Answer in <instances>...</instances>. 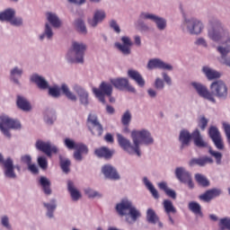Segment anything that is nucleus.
I'll list each match as a JSON object with an SVG mask.
<instances>
[{
    "instance_id": "nucleus-1",
    "label": "nucleus",
    "mask_w": 230,
    "mask_h": 230,
    "mask_svg": "<svg viewBox=\"0 0 230 230\" xmlns=\"http://www.w3.org/2000/svg\"><path fill=\"white\" fill-rule=\"evenodd\" d=\"M131 137L133 139L134 146L130 143V140L125 138L121 134H117V141L121 148L128 154H137L138 157L141 156V150L139 145H152L154 138L150 135V132L146 129L133 130L131 132Z\"/></svg>"
},
{
    "instance_id": "nucleus-2",
    "label": "nucleus",
    "mask_w": 230,
    "mask_h": 230,
    "mask_svg": "<svg viewBox=\"0 0 230 230\" xmlns=\"http://www.w3.org/2000/svg\"><path fill=\"white\" fill-rule=\"evenodd\" d=\"M192 86L196 89L198 94L201 96V98L208 100V102H211L212 103H217L215 96L216 98H219V100H226V98H227V94H229L227 84L223 80L214 81L210 84L211 92H209L208 87L204 84L199 83H192Z\"/></svg>"
},
{
    "instance_id": "nucleus-3",
    "label": "nucleus",
    "mask_w": 230,
    "mask_h": 230,
    "mask_svg": "<svg viewBox=\"0 0 230 230\" xmlns=\"http://www.w3.org/2000/svg\"><path fill=\"white\" fill-rule=\"evenodd\" d=\"M116 211L119 217H126V222L128 224H134L141 217V214L137 208L132 205V201L124 199L119 204L116 205Z\"/></svg>"
},
{
    "instance_id": "nucleus-4",
    "label": "nucleus",
    "mask_w": 230,
    "mask_h": 230,
    "mask_svg": "<svg viewBox=\"0 0 230 230\" xmlns=\"http://www.w3.org/2000/svg\"><path fill=\"white\" fill-rule=\"evenodd\" d=\"M64 144L65 146L68 148V150H75L74 152V158L75 159V161H82V154H89V148L87 147V146L82 143H75L71 138H65Z\"/></svg>"
},
{
    "instance_id": "nucleus-5",
    "label": "nucleus",
    "mask_w": 230,
    "mask_h": 230,
    "mask_svg": "<svg viewBox=\"0 0 230 230\" xmlns=\"http://www.w3.org/2000/svg\"><path fill=\"white\" fill-rule=\"evenodd\" d=\"M10 128H21V122H19V120L10 119V117L6 115L0 116V129L3 132L4 136H5V137H8V139L12 137Z\"/></svg>"
},
{
    "instance_id": "nucleus-6",
    "label": "nucleus",
    "mask_w": 230,
    "mask_h": 230,
    "mask_svg": "<svg viewBox=\"0 0 230 230\" xmlns=\"http://www.w3.org/2000/svg\"><path fill=\"white\" fill-rule=\"evenodd\" d=\"M31 80L34 84H36L39 89H42V90L49 89V96H52L53 98H58V96H60V90L55 86L49 87V84L42 76H40L39 75H31Z\"/></svg>"
},
{
    "instance_id": "nucleus-7",
    "label": "nucleus",
    "mask_w": 230,
    "mask_h": 230,
    "mask_svg": "<svg viewBox=\"0 0 230 230\" xmlns=\"http://www.w3.org/2000/svg\"><path fill=\"white\" fill-rule=\"evenodd\" d=\"M208 37L215 40V42H222V44L230 42L229 34L224 32V29L219 25H216L208 30Z\"/></svg>"
},
{
    "instance_id": "nucleus-8",
    "label": "nucleus",
    "mask_w": 230,
    "mask_h": 230,
    "mask_svg": "<svg viewBox=\"0 0 230 230\" xmlns=\"http://www.w3.org/2000/svg\"><path fill=\"white\" fill-rule=\"evenodd\" d=\"M93 91L96 98L105 104V96H112V84L102 82L99 88H93Z\"/></svg>"
},
{
    "instance_id": "nucleus-9",
    "label": "nucleus",
    "mask_w": 230,
    "mask_h": 230,
    "mask_svg": "<svg viewBox=\"0 0 230 230\" xmlns=\"http://www.w3.org/2000/svg\"><path fill=\"white\" fill-rule=\"evenodd\" d=\"M175 175L180 182L183 184H187L190 190H193L195 188V184L193 183V180L191 179V174L183 167H178L175 170Z\"/></svg>"
},
{
    "instance_id": "nucleus-10",
    "label": "nucleus",
    "mask_w": 230,
    "mask_h": 230,
    "mask_svg": "<svg viewBox=\"0 0 230 230\" xmlns=\"http://www.w3.org/2000/svg\"><path fill=\"white\" fill-rule=\"evenodd\" d=\"M110 82L115 86L116 89H119V91H128V93H136V88L130 85V83H128V79L125 77L111 78L110 79Z\"/></svg>"
},
{
    "instance_id": "nucleus-11",
    "label": "nucleus",
    "mask_w": 230,
    "mask_h": 230,
    "mask_svg": "<svg viewBox=\"0 0 230 230\" xmlns=\"http://www.w3.org/2000/svg\"><path fill=\"white\" fill-rule=\"evenodd\" d=\"M85 49H87V46L85 44L78 41H73L72 51H74L75 55V62L77 64H84V55L85 54Z\"/></svg>"
},
{
    "instance_id": "nucleus-12",
    "label": "nucleus",
    "mask_w": 230,
    "mask_h": 230,
    "mask_svg": "<svg viewBox=\"0 0 230 230\" xmlns=\"http://www.w3.org/2000/svg\"><path fill=\"white\" fill-rule=\"evenodd\" d=\"M208 136L217 150H224V141L222 140V136L220 135L218 128L215 126L210 127L208 129Z\"/></svg>"
},
{
    "instance_id": "nucleus-13",
    "label": "nucleus",
    "mask_w": 230,
    "mask_h": 230,
    "mask_svg": "<svg viewBox=\"0 0 230 230\" xmlns=\"http://www.w3.org/2000/svg\"><path fill=\"white\" fill-rule=\"evenodd\" d=\"M0 164L4 165V175L6 177H8L9 179H15L16 175L15 172L13 171L15 167L13 166V160H12V158L9 157L4 160L3 155L0 154Z\"/></svg>"
},
{
    "instance_id": "nucleus-14",
    "label": "nucleus",
    "mask_w": 230,
    "mask_h": 230,
    "mask_svg": "<svg viewBox=\"0 0 230 230\" xmlns=\"http://www.w3.org/2000/svg\"><path fill=\"white\" fill-rule=\"evenodd\" d=\"M36 148L46 154L49 157H51V154H57L58 149L55 146H51L49 142H44L42 140H38L36 142Z\"/></svg>"
},
{
    "instance_id": "nucleus-15",
    "label": "nucleus",
    "mask_w": 230,
    "mask_h": 230,
    "mask_svg": "<svg viewBox=\"0 0 230 230\" xmlns=\"http://www.w3.org/2000/svg\"><path fill=\"white\" fill-rule=\"evenodd\" d=\"M140 19H147L155 22L158 30H164L166 28V20L156 16L155 14H151L148 13H142L140 14Z\"/></svg>"
},
{
    "instance_id": "nucleus-16",
    "label": "nucleus",
    "mask_w": 230,
    "mask_h": 230,
    "mask_svg": "<svg viewBox=\"0 0 230 230\" xmlns=\"http://www.w3.org/2000/svg\"><path fill=\"white\" fill-rule=\"evenodd\" d=\"M121 41L123 42V45H121L119 42H117L115 43V48L119 49L123 55H130V47L133 44L132 40H130V38L124 36L121 38Z\"/></svg>"
},
{
    "instance_id": "nucleus-17",
    "label": "nucleus",
    "mask_w": 230,
    "mask_h": 230,
    "mask_svg": "<svg viewBox=\"0 0 230 230\" xmlns=\"http://www.w3.org/2000/svg\"><path fill=\"white\" fill-rule=\"evenodd\" d=\"M221 193H222V190H220L219 189H212L199 195V199L203 202H211L213 199H217V197H220Z\"/></svg>"
},
{
    "instance_id": "nucleus-18",
    "label": "nucleus",
    "mask_w": 230,
    "mask_h": 230,
    "mask_svg": "<svg viewBox=\"0 0 230 230\" xmlns=\"http://www.w3.org/2000/svg\"><path fill=\"white\" fill-rule=\"evenodd\" d=\"M147 69H167V71H172L173 67L161 59H150L147 64Z\"/></svg>"
},
{
    "instance_id": "nucleus-19",
    "label": "nucleus",
    "mask_w": 230,
    "mask_h": 230,
    "mask_svg": "<svg viewBox=\"0 0 230 230\" xmlns=\"http://www.w3.org/2000/svg\"><path fill=\"white\" fill-rule=\"evenodd\" d=\"M163 206L166 215H168V218L171 226H175V221L173 220L171 215V213L172 214L177 213V209L173 206V203L170 199H164L163 202Z\"/></svg>"
},
{
    "instance_id": "nucleus-20",
    "label": "nucleus",
    "mask_w": 230,
    "mask_h": 230,
    "mask_svg": "<svg viewBox=\"0 0 230 230\" xmlns=\"http://www.w3.org/2000/svg\"><path fill=\"white\" fill-rule=\"evenodd\" d=\"M74 91L79 96V100L83 105H88L89 103V93L82 86L75 84Z\"/></svg>"
},
{
    "instance_id": "nucleus-21",
    "label": "nucleus",
    "mask_w": 230,
    "mask_h": 230,
    "mask_svg": "<svg viewBox=\"0 0 230 230\" xmlns=\"http://www.w3.org/2000/svg\"><path fill=\"white\" fill-rule=\"evenodd\" d=\"M188 30L190 33L199 35L202 31V22L199 20L192 19L188 22Z\"/></svg>"
},
{
    "instance_id": "nucleus-22",
    "label": "nucleus",
    "mask_w": 230,
    "mask_h": 230,
    "mask_svg": "<svg viewBox=\"0 0 230 230\" xmlns=\"http://www.w3.org/2000/svg\"><path fill=\"white\" fill-rule=\"evenodd\" d=\"M213 163V158L208 157V156H202L199 158H192L189 162L190 166H206V164H212Z\"/></svg>"
},
{
    "instance_id": "nucleus-23",
    "label": "nucleus",
    "mask_w": 230,
    "mask_h": 230,
    "mask_svg": "<svg viewBox=\"0 0 230 230\" xmlns=\"http://www.w3.org/2000/svg\"><path fill=\"white\" fill-rule=\"evenodd\" d=\"M102 172L107 179H111L113 181H118V179H119V174H118L116 169L111 165H104Z\"/></svg>"
},
{
    "instance_id": "nucleus-24",
    "label": "nucleus",
    "mask_w": 230,
    "mask_h": 230,
    "mask_svg": "<svg viewBox=\"0 0 230 230\" xmlns=\"http://www.w3.org/2000/svg\"><path fill=\"white\" fill-rule=\"evenodd\" d=\"M94 154L97 157L103 159H111L114 155V151L109 149V147L102 146L94 150Z\"/></svg>"
},
{
    "instance_id": "nucleus-25",
    "label": "nucleus",
    "mask_w": 230,
    "mask_h": 230,
    "mask_svg": "<svg viewBox=\"0 0 230 230\" xmlns=\"http://www.w3.org/2000/svg\"><path fill=\"white\" fill-rule=\"evenodd\" d=\"M192 139L194 141V145L198 146V148H208V142L202 139V136L200 135V131L199 129H195L192 132Z\"/></svg>"
},
{
    "instance_id": "nucleus-26",
    "label": "nucleus",
    "mask_w": 230,
    "mask_h": 230,
    "mask_svg": "<svg viewBox=\"0 0 230 230\" xmlns=\"http://www.w3.org/2000/svg\"><path fill=\"white\" fill-rule=\"evenodd\" d=\"M217 51L221 55L222 64L230 67V58H227V54L230 53V45L227 44L226 47L219 46L217 47Z\"/></svg>"
},
{
    "instance_id": "nucleus-27",
    "label": "nucleus",
    "mask_w": 230,
    "mask_h": 230,
    "mask_svg": "<svg viewBox=\"0 0 230 230\" xmlns=\"http://www.w3.org/2000/svg\"><path fill=\"white\" fill-rule=\"evenodd\" d=\"M128 76L131 78V80H134L136 84L139 85V87H145V79L143 78L141 74H139V72L133 69H129L128 71Z\"/></svg>"
},
{
    "instance_id": "nucleus-28",
    "label": "nucleus",
    "mask_w": 230,
    "mask_h": 230,
    "mask_svg": "<svg viewBox=\"0 0 230 230\" xmlns=\"http://www.w3.org/2000/svg\"><path fill=\"white\" fill-rule=\"evenodd\" d=\"M193 138L192 134H190V131L183 129L180 132L179 141L181 143V148L184 146H190V141Z\"/></svg>"
},
{
    "instance_id": "nucleus-29",
    "label": "nucleus",
    "mask_w": 230,
    "mask_h": 230,
    "mask_svg": "<svg viewBox=\"0 0 230 230\" xmlns=\"http://www.w3.org/2000/svg\"><path fill=\"white\" fill-rule=\"evenodd\" d=\"M16 105L18 109H21L22 111H24L25 112H28V111H31V104L26 100L24 97L18 95Z\"/></svg>"
},
{
    "instance_id": "nucleus-30",
    "label": "nucleus",
    "mask_w": 230,
    "mask_h": 230,
    "mask_svg": "<svg viewBox=\"0 0 230 230\" xmlns=\"http://www.w3.org/2000/svg\"><path fill=\"white\" fill-rule=\"evenodd\" d=\"M105 19V12L103 11H97L94 13V16L93 19H89L88 22L90 26H93V28L98 26V22H102Z\"/></svg>"
},
{
    "instance_id": "nucleus-31",
    "label": "nucleus",
    "mask_w": 230,
    "mask_h": 230,
    "mask_svg": "<svg viewBox=\"0 0 230 230\" xmlns=\"http://www.w3.org/2000/svg\"><path fill=\"white\" fill-rule=\"evenodd\" d=\"M67 190L72 197V200L76 201L82 199V194L80 193V191H78V190L75 188V183H73V181H68Z\"/></svg>"
},
{
    "instance_id": "nucleus-32",
    "label": "nucleus",
    "mask_w": 230,
    "mask_h": 230,
    "mask_svg": "<svg viewBox=\"0 0 230 230\" xmlns=\"http://www.w3.org/2000/svg\"><path fill=\"white\" fill-rule=\"evenodd\" d=\"M40 184L45 195H51V181L48 178L41 176L40 178Z\"/></svg>"
},
{
    "instance_id": "nucleus-33",
    "label": "nucleus",
    "mask_w": 230,
    "mask_h": 230,
    "mask_svg": "<svg viewBox=\"0 0 230 230\" xmlns=\"http://www.w3.org/2000/svg\"><path fill=\"white\" fill-rule=\"evenodd\" d=\"M202 71L208 80H215V78H220L222 76L220 72L211 69L208 66H203Z\"/></svg>"
},
{
    "instance_id": "nucleus-34",
    "label": "nucleus",
    "mask_w": 230,
    "mask_h": 230,
    "mask_svg": "<svg viewBox=\"0 0 230 230\" xmlns=\"http://www.w3.org/2000/svg\"><path fill=\"white\" fill-rule=\"evenodd\" d=\"M189 209L190 211L194 213V215H198L199 217H203L202 207H200V204L197 203V201H190L189 203Z\"/></svg>"
},
{
    "instance_id": "nucleus-35",
    "label": "nucleus",
    "mask_w": 230,
    "mask_h": 230,
    "mask_svg": "<svg viewBox=\"0 0 230 230\" xmlns=\"http://www.w3.org/2000/svg\"><path fill=\"white\" fill-rule=\"evenodd\" d=\"M146 220L149 224H157L159 222V217L155 214V210L148 208L146 211Z\"/></svg>"
},
{
    "instance_id": "nucleus-36",
    "label": "nucleus",
    "mask_w": 230,
    "mask_h": 230,
    "mask_svg": "<svg viewBox=\"0 0 230 230\" xmlns=\"http://www.w3.org/2000/svg\"><path fill=\"white\" fill-rule=\"evenodd\" d=\"M13 17H15V11L13 9H7L3 13H0V21H6L10 22Z\"/></svg>"
},
{
    "instance_id": "nucleus-37",
    "label": "nucleus",
    "mask_w": 230,
    "mask_h": 230,
    "mask_svg": "<svg viewBox=\"0 0 230 230\" xmlns=\"http://www.w3.org/2000/svg\"><path fill=\"white\" fill-rule=\"evenodd\" d=\"M47 19L49 22L53 26V28H60V19H58V16L55 13H47Z\"/></svg>"
},
{
    "instance_id": "nucleus-38",
    "label": "nucleus",
    "mask_w": 230,
    "mask_h": 230,
    "mask_svg": "<svg viewBox=\"0 0 230 230\" xmlns=\"http://www.w3.org/2000/svg\"><path fill=\"white\" fill-rule=\"evenodd\" d=\"M59 164L61 166V170H63L64 173H69L70 169L69 166H71V161L67 158L62 157V155L59 156Z\"/></svg>"
},
{
    "instance_id": "nucleus-39",
    "label": "nucleus",
    "mask_w": 230,
    "mask_h": 230,
    "mask_svg": "<svg viewBox=\"0 0 230 230\" xmlns=\"http://www.w3.org/2000/svg\"><path fill=\"white\" fill-rule=\"evenodd\" d=\"M61 91L68 100H71V102H76V95H75V93L69 91V87H67L66 84L61 85Z\"/></svg>"
},
{
    "instance_id": "nucleus-40",
    "label": "nucleus",
    "mask_w": 230,
    "mask_h": 230,
    "mask_svg": "<svg viewBox=\"0 0 230 230\" xmlns=\"http://www.w3.org/2000/svg\"><path fill=\"white\" fill-rule=\"evenodd\" d=\"M144 183L146 186L147 190H149L150 193H152L154 199H159V192L157 191V190H155L152 182H150L147 178H144Z\"/></svg>"
},
{
    "instance_id": "nucleus-41",
    "label": "nucleus",
    "mask_w": 230,
    "mask_h": 230,
    "mask_svg": "<svg viewBox=\"0 0 230 230\" xmlns=\"http://www.w3.org/2000/svg\"><path fill=\"white\" fill-rule=\"evenodd\" d=\"M99 124H100V120H98V116H96V114L94 113H90L86 120V125L88 128Z\"/></svg>"
},
{
    "instance_id": "nucleus-42",
    "label": "nucleus",
    "mask_w": 230,
    "mask_h": 230,
    "mask_svg": "<svg viewBox=\"0 0 230 230\" xmlns=\"http://www.w3.org/2000/svg\"><path fill=\"white\" fill-rule=\"evenodd\" d=\"M90 132L93 134V136H97V137H100L103 134V126L102 124H96L95 126H92L91 128H88Z\"/></svg>"
},
{
    "instance_id": "nucleus-43",
    "label": "nucleus",
    "mask_w": 230,
    "mask_h": 230,
    "mask_svg": "<svg viewBox=\"0 0 230 230\" xmlns=\"http://www.w3.org/2000/svg\"><path fill=\"white\" fill-rule=\"evenodd\" d=\"M195 180L196 182H198V184H199V186H202L203 188H208V186H209V181H208V178L200 173H197L195 175Z\"/></svg>"
},
{
    "instance_id": "nucleus-44",
    "label": "nucleus",
    "mask_w": 230,
    "mask_h": 230,
    "mask_svg": "<svg viewBox=\"0 0 230 230\" xmlns=\"http://www.w3.org/2000/svg\"><path fill=\"white\" fill-rule=\"evenodd\" d=\"M130 121H132V114L130 111H126V112L122 115L121 123L124 127H128L130 125Z\"/></svg>"
},
{
    "instance_id": "nucleus-45",
    "label": "nucleus",
    "mask_w": 230,
    "mask_h": 230,
    "mask_svg": "<svg viewBox=\"0 0 230 230\" xmlns=\"http://www.w3.org/2000/svg\"><path fill=\"white\" fill-rule=\"evenodd\" d=\"M22 75V70L19 69L18 67H14L13 70H11V78L14 82V84H19V80L15 79V76H21Z\"/></svg>"
},
{
    "instance_id": "nucleus-46",
    "label": "nucleus",
    "mask_w": 230,
    "mask_h": 230,
    "mask_svg": "<svg viewBox=\"0 0 230 230\" xmlns=\"http://www.w3.org/2000/svg\"><path fill=\"white\" fill-rule=\"evenodd\" d=\"M75 28L77 31H80L81 33H87V29L85 28V23L82 20H76L75 22Z\"/></svg>"
},
{
    "instance_id": "nucleus-47",
    "label": "nucleus",
    "mask_w": 230,
    "mask_h": 230,
    "mask_svg": "<svg viewBox=\"0 0 230 230\" xmlns=\"http://www.w3.org/2000/svg\"><path fill=\"white\" fill-rule=\"evenodd\" d=\"M219 227L221 230H230V218L229 217H224L221 218L219 221Z\"/></svg>"
},
{
    "instance_id": "nucleus-48",
    "label": "nucleus",
    "mask_w": 230,
    "mask_h": 230,
    "mask_svg": "<svg viewBox=\"0 0 230 230\" xmlns=\"http://www.w3.org/2000/svg\"><path fill=\"white\" fill-rule=\"evenodd\" d=\"M208 123H209V120L206 119V117L202 116L198 121V127L200 128V130H206Z\"/></svg>"
},
{
    "instance_id": "nucleus-49",
    "label": "nucleus",
    "mask_w": 230,
    "mask_h": 230,
    "mask_svg": "<svg viewBox=\"0 0 230 230\" xmlns=\"http://www.w3.org/2000/svg\"><path fill=\"white\" fill-rule=\"evenodd\" d=\"M210 155L215 157L217 164H221L222 163V154L219 152L213 151L211 148L208 150Z\"/></svg>"
},
{
    "instance_id": "nucleus-50",
    "label": "nucleus",
    "mask_w": 230,
    "mask_h": 230,
    "mask_svg": "<svg viewBox=\"0 0 230 230\" xmlns=\"http://www.w3.org/2000/svg\"><path fill=\"white\" fill-rule=\"evenodd\" d=\"M38 164L42 170H48V160L44 156L38 158Z\"/></svg>"
},
{
    "instance_id": "nucleus-51",
    "label": "nucleus",
    "mask_w": 230,
    "mask_h": 230,
    "mask_svg": "<svg viewBox=\"0 0 230 230\" xmlns=\"http://www.w3.org/2000/svg\"><path fill=\"white\" fill-rule=\"evenodd\" d=\"M223 128L225 131V134L226 136V141L228 145L230 146V124L227 122H223Z\"/></svg>"
},
{
    "instance_id": "nucleus-52",
    "label": "nucleus",
    "mask_w": 230,
    "mask_h": 230,
    "mask_svg": "<svg viewBox=\"0 0 230 230\" xmlns=\"http://www.w3.org/2000/svg\"><path fill=\"white\" fill-rule=\"evenodd\" d=\"M85 194L88 195L89 199H94V197H101L98 191H94L92 189H86Z\"/></svg>"
},
{
    "instance_id": "nucleus-53",
    "label": "nucleus",
    "mask_w": 230,
    "mask_h": 230,
    "mask_svg": "<svg viewBox=\"0 0 230 230\" xmlns=\"http://www.w3.org/2000/svg\"><path fill=\"white\" fill-rule=\"evenodd\" d=\"M110 26L116 31V33H119L121 31V29H119V25H118V22L114 20H111L110 22Z\"/></svg>"
},
{
    "instance_id": "nucleus-54",
    "label": "nucleus",
    "mask_w": 230,
    "mask_h": 230,
    "mask_svg": "<svg viewBox=\"0 0 230 230\" xmlns=\"http://www.w3.org/2000/svg\"><path fill=\"white\" fill-rule=\"evenodd\" d=\"M45 35L47 36L48 39H51V37H53V31L51 30V27H49V24L48 23H46Z\"/></svg>"
},
{
    "instance_id": "nucleus-55",
    "label": "nucleus",
    "mask_w": 230,
    "mask_h": 230,
    "mask_svg": "<svg viewBox=\"0 0 230 230\" xmlns=\"http://www.w3.org/2000/svg\"><path fill=\"white\" fill-rule=\"evenodd\" d=\"M165 194L167 195V197H170L171 199H173V200H175L177 199V193L173 190L168 189L165 191Z\"/></svg>"
},
{
    "instance_id": "nucleus-56",
    "label": "nucleus",
    "mask_w": 230,
    "mask_h": 230,
    "mask_svg": "<svg viewBox=\"0 0 230 230\" xmlns=\"http://www.w3.org/2000/svg\"><path fill=\"white\" fill-rule=\"evenodd\" d=\"M155 87L156 89H164V82H163V80H161L160 78H156Z\"/></svg>"
},
{
    "instance_id": "nucleus-57",
    "label": "nucleus",
    "mask_w": 230,
    "mask_h": 230,
    "mask_svg": "<svg viewBox=\"0 0 230 230\" xmlns=\"http://www.w3.org/2000/svg\"><path fill=\"white\" fill-rule=\"evenodd\" d=\"M21 159H22V163L27 164V166H29V164H31V156H30V155H25L22 156Z\"/></svg>"
},
{
    "instance_id": "nucleus-58",
    "label": "nucleus",
    "mask_w": 230,
    "mask_h": 230,
    "mask_svg": "<svg viewBox=\"0 0 230 230\" xmlns=\"http://www.w3.org/2000/svg\"><path fill=\"white\" fill-rule=\"evenodd\" d=\"M28 168H29L30 172L31 173H33L34 175H37V173H39V168L37 167V165L31 164L28 165Z\"/></svg>"
},
{
    "instance_id": "nucleus-59",
    "label": "nucleus",
    "mask_w": 230,
    "mask_h": 230,
    "mask_svg": "<svg viewBox=\"0 0 230 230\" xmlns=\"http://www.w3.org/2000/svg\"><path fill=\"white\" fill-rule=\"evenodd\" d=\"M11 24L13 26H21L22 24V18H14L13 17L12 21H10Z\"/></svg>"
},
{
    "instance_id": "nucleus-60",
    "label": "nucleus",
    "mask_w": 230,
    "mask_h": 230,
    "mask_svg": "<svg viewBox=\"0 0 230 230\" xmlns=\"http://www.w3.org/2000/svg\"><path fill=\"white\" fill-rule=\"evenodd\" d=\"M2 226H4V227H6L7 229L12 228V226H10L8 217L4 216V217H2Z\"/></svg>"
},
{
    "instance_id": "nucleus-61",
    "label": "nucleus",
    "mask_w": 230,
    "mask_h": 230,
    "mask_svg": "<svg viewBox=\"0 0 230 230\" xmlns=\"http://www.w3.org/2000/svg\"><path fill=\"white\" fill-rule=\"evenodd\" d=\"M44 206L47 208L48 211H55V209H57V205L55 204L44 203Z\"/></svg>"
},
{
    "instance_id": "nucleus-62",
    "label": "nucleus",
    "mask_w": 230,
    "mask_h": 230,
    "mask_svg": "<svg viewBox=\"0 0 230 230\" xmlns=\"http://www.w3.org/2000/svg\"><path fill=\"white\" fill-rule=\"evenodd\" d=\"M104 139L107 143H114V137H112V135L110 133L105 135Z\"/></svg>"
},
{
    "instance_id": "nucleus-63",
    "label": "nucleus",
    "mask_w": 230,
    "mask_h": 230,
    "mask_svg": "<svg viewBox=\"0 0 230 230\" xmlns=\"http://www.w3.org/2000/svg\"><path fill=\"white\" fill-rule=\"evenodd\" d=\"M158 188L160 189V190H163L164 191V193H166V191H168V185L166 184V182H160L159 184H158Z\"/></svg>"
},
{
    "instance_id": "nucleus-64",
    "label": "nucleus",
    "mask_w": 230,
    "mask_h": 230,
    "mask_svg": "<svg viewBox=\"0 0 230 230\" xmlns=\"http://www.w3.org/2000/svg\"><path fill=\"white\" fill-rule=\"evenodd\" d=\"M164 76V82L168 84V85H172V78L170 77V75H166V73L163 74Z\"/></svg>"
}]
</instances>
